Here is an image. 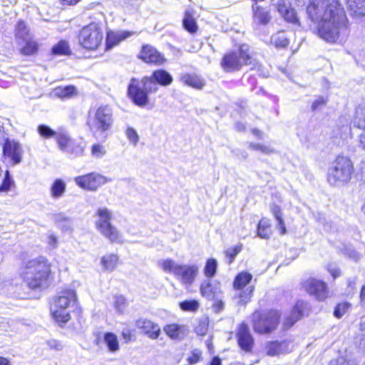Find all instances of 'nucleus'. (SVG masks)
Returning a JSON list of instances; mask_svg holds the SVG:
<instances>
[{"mask_svg":"<svg viewBox=\"0 0 365 365\" xmlns=\"http://www.w3.org/2000/svg\"><path fill=\"white\" fill-rule=\"evenodd\" d=\"M309 18L317 24L319 37L329 43H343L349 35L348 20L338 1L310 0L307 7Z\"/></svg>","mask_w":365,"mask_h":365,"instance_id":"1","label":"nucleus"},{"mask_svg":"<svg viewBox=\"0 0 365 365\" xmlns=\"http://www.w3.org/2000/svg\"><path fill=\"white\" fill-rule=\"evenodd\" d=\"M172 75L164 69H157L140 81L132 78L128 86V95L133 102L140 107L149 103L148 94L155 93L159 86L168 87L172 84Z\"/></svg>","mask_w":365,"mask_h":365,"instance_id":"2","label":"nucleus"},{"mask_svg":"<svg viewBox=\"0 0 365 365\" xmlns=\"http://www.w3.org/2000/svg\"><path fill=\"white\" fill-rule=\"evenodd\" d=\"M51 265L44 257L29 260L21 271V277L31 289H44L48 285Z\"/></svg>","mask_w":365,"mask_h":365,"instance_id":"3","label":"nucleus"},{"mask_svg":"<svg viewBox=\"0 0 365 365\" xmlns=\"http://www.w3.org/2000/svg\"><path fill=\"white\" fill-rule=\"evenodd\" d=\"M353 173L351 160L346 156L339 155L328 168L327 182L332 187H343L349 182Z\"/></svg>","mask_w":365,"mask_h":365,"instance_id":"4","label":"nucleus"},{"mask_svg":"<svg viewBox=\"0 0 365 365\" xmlns=\"http://www.w3.org/2000/svg\"><path fill=\"white\" fill-rule=\"evenodd\" d=\"M76 303L77 295L75 290L71 288L63 289L58 293L53 304L51 306V312L53 317L57 322H67L71 317L66 309L74 307Z\"/></svg>","mask_w":365,"mask_h":365,"instance_id":"5","label":"nucleus"},{"mask_svg":"<svg viewBox=\"0 0 365 365\" xmlns=\"http://www.w3.org/2000/svg\"><path fill=\"white\" fill-rule=\"evenodd\" d=\"M221 64L227 72L239 71L245 65H252L253 67L256 65L255 59L250 56V47L246 44L240 46L237 51L225 55Z\"/></svg>","mask_w":365,"mask_h":365,"instance_id":"6","label":"nucleus"},{"mask_svg":"<svg viewBox=\"0 0 365 365\" xmlns=\"http://www.w3.org/2000/svg\"><path fill=\"white\" fill-rule=\"evenodd\" d=\"M87 124L93 133H105L113 124V113L110 106H101L93 113H90Z\"/></svg>","mask_w":365,"mask_h":365,"instance_id":"7","label":"nucleus"},{"mask_svg":"<svg viewBox=\"0 0 365 365\" xmlns=\"http://www.w3.org/2000/svg\"><path fill=\"white\" fill-rule=\"evenodd\" d=\"M104 38L102 26L96 22L83 26L78 34V43L85 49L95 51L101 45Z\"/></svg>","mask_w":365,"mask_h":365,"instance_id":"8","label":"nucleus"},{"mask_svg":"<svg viewBox=\"0 0 365 365\" xmlns=\"http://www.w3.org/2000/svg\"><path fill=\"white\" fill-rule=\"evenodd\" d=\"M279 314L276 310L255 312L252 316V327L255 332L264 334L272 332L278 326Z\"/></svg>","mask_w":365,"mask_h":365,"instance_id":"9","label":"nucleus"},{"mask_svg":"<svg viewBox=\"0 0 365 365\" xmlns=\"http://www.w3.org/2000/svg\"><path fill=\"white\" fill-rule=\"evenodd\" d=\"M110 180L106 176L98 173H91L74 178V182L78 186L90 191H96L98 187Z\"/></svg>","mask_w":365,"mask_h":365,"instance_id":"10","label":"nucleus"},{"mask_svg":"<svg viewBox=\"0 0 365 365\" xmlns=\"http://www.w3.org/2000/svg\"><path fill=\"white\" fill-rule=\"evenodd\" d=\"M304 287L309 294L319 301H324L329 296L327 284L322 281L311 278L304 282Z\"/></svg>","mask_w":365,"mask_h":365,"instance_id":"11","label":"nucleus"},{"mask_svg":"<svg viewBox=\"0 0 365 365\" xmlns=\"http://www.w3.org/2000/svg\"><path fill=\"white\" fill-rule=\"evenodd\" d=\"M3 153L6 158H9L12 165L19 164L22 160V148L21 145L14 140H6Z\"/></svg>","mask_w":365,"mask_h":365,"instance_id":"12","label":"nucleus"},{"mask_svg":"<svg viewBox=\"0 0 365 365\" xmlns=\"http://www.w3.org/2000/svg\"><path fill=\"white\" fill-rule=\"evenodd\" d=\"M175 277L185 286H190L194 282L199 268L196 264H180L176 270Z\"/></svg>","mask_w":365,"mask_h":365,"instance_id":"13","label":"nucleus"},{"mask_svg":"<svg viewBox=\"0 0 365 365\" xmlns=\"http://www.w3.org/2000/svg\"><path fill=\"white\" fill-rule=\"evenodd\" d=\"M273 6L286 21L293 24H299L297 12L289 2H286L284 0H277L274 1Z\"/></svg>","mask_w":365,"mask_h":365,"instance_id":"14","label":"nucleus"},{"mask_svg":"<svg viewBox=\"0 0 365 365\" xmlns=\"http://www.w3.org/2000/svg\"><path fill=\"white\" fill-rule=\"evenodd\" d=\"M237 339L240 347L245 351L250 352L254 346V338L250 328L245 323H242L237 332Z\"/></svg>","mask_w":365,"mask_h":365,"instance_id":"15","label":"nucleus"},{"mask_svg":"<svg viewBox=\"0 0 365 365\" xmlns=\"http://www.w3.org/2000/svg\"><path fill=\"white\" fill-rule=\"evenodd\" d=\"M135 327L141 330V332L147 335L151 339H156L160 334L159 325L145 318H140L135 321Z\"/></svg>","mask_w":365,"mask_h":365,"instance_id":"16","label":"nucleus"},{"mask_svg":"<svg viewBox=\"0 0 365 365\" xmlns=\"http://www.w3.org/2000/svg\"><path fill=\"white\" fill-rule=\"evenodd\" d=\"M139 58L148 63L161 65L165 61L164 56L150 45L143 46Z\"/></svg>","mask_w":365,"mask_h":365,"instance_id":"17","label":"nucleus"},{"mask_svg":"<svg viewBox=\"0 0 365 365\" xmlns=\"http://www.w3.org/2000/svg\"><path fill=\"white\" fill-rule=\"evenodd\" d=\"M135 34L133 31H110L107 32L106 36V49H110L113 46L118 45L122 41Z\"/></svg>","mask_w":365,"mask_h":365,"instance_id":"18","label":"nucleus"},{"mask_svg":"<svg viewBox=\"0 0 365 365\" xmlns=\"http://www.w3.org/2000/svg\"><path fill=\"white\" fill-rule=\"evenodd\" d=\"M306 305V303L303 301H298L296 303L289 316L286 318L284 322V327L285 329L290 328L297 321L301 319L303 316Z\"/></svg>","mask_w":365,"mask_h":365,"instance_id":"19","label":"nucleus"},{"mask_svg":"<svg viewBox=\"0 0 365 365\" xmlns=\"http://www.w3.org/2000/svg\"><path fill=\"white\" fill-rule=\"evenodd\" d=\"M290 343L288 341H274L267 342L265 346L267 355L274 356L281 354H284L289 351Z\"/></svg>","mask_w":365,"mask_h":365,"instance_id":"20","label":"nucleus"},{"mask_svg":"<svg viewBox=\"0 0 365 365\" xmlns=\"http://www.w3.org/2000/svg\"><path fill=\"white\" fill-rule=\"evenodd\" d=\"M96 219L95 221V225L97 230L98 231L111 224L113 215L111 211L108 208L100 207L96 211Z\"/></svg>","mask_w":365,"mask_h":365,"instance_id":"21","label":"nucleus"},{"mask_svg":"<svg viewBox=\"0 0 365 365\" xmlns=\"http://www.w3.org/2000/svg\"><path fill=\"white\" fill-rule=\"evenodd\" d=\"M165 334L173 340H182L187 334V330L183 325L176 324H168L163 328Z\"/></svg>","mask_w":365,"mask_h":365,"instance_id":"22","label":"nucleus"},{"mask_svg":"<svg viewBox=\"0 0 365 365\" xmlns=\"http://www.w3.org/2000/svg\"><path fill=\"white\" fill-rule=\"evenodd\" d=\"M98 232L111 243H123V236L116 227L108 225Z\"/></svg>","mask_w":365,"mask_h":365,"instance_id":"23","label":"nucleus"},{"mask_svg":"<svg viewBox=\"0 0 365 365\" xmlns=\"http://www.w3.org/2000/svg\"><path fill=\"white\" fill-rule=\"evenodd\" d=\"M253 24L256 25H266L271 19L269 12L259 6H252Z\"/></svg>","mask_w":365,"mask_h":365,"instance_id":"24","label":"nucleus"},{"mask_svg":"<svg viewBox=\"0 0 365 365\" xmlns=\"http://www.w3.org/2000/svg\"><path fill=\"white\" fill-rule=\"evenodd\" d=\"M200 292L202 295L207 299H214L218 297L220 291L217 284H212L210 280H207L202 283Z\"/></svg>","mask_w":365,"mask_h":365,"instance_id":"25","label":"nucleus"},{"mask_svg":"<svg viewBox=\"0 0 365 365\" xmlns=\"http://www.w3.org/2000/svg\"><path fill=\"white\" fill-rule=\"evenodd\" d=\"M254 291V286L250 285L245 289H235L233 298L236 303L240 305H245L250 302Z\"/></svg>","mask_w":365,"mask_h":365,"instance_id":"26","label":"nucleus"},{"mask_svg":"<svg viewBox=\"0 0 365 365\" xmlns=\"http://www.w3.org/2000/svg\"><path fill=\"white\" fill-rule=\"evenodd\" d=\"M180 80L184 85L196 89H201L205 86L204 80L196 74H182Z\"/></svg>","mask_w":365,"mask_h":365,"instance_id":"27","label":"nucleus"},{"mask_svg":"<svg viewBox=\"0 0 365 365\" xmlns=\"http://www.w3.org/2000/svg\"><path fill=\"white\" fill-rule=\"evenodd\" d=\"M55 138L61 150L66 153L68 150L70 149L69 146L71 145L73 139L64 129H58L57 135Z\"/></svg>","mask_w":365,"mask_h":365,"instance_id":"28","label":"nucleus"},{"mask_svg":"<svg viewBox=\"0 0 365 365\" xmlns=\"http://www.w3.org/2000/svg\"><path fill=\"white\" fill-rule=\"evenodd\" d=\"M194 14H195L192 10H186L182 20V25L184 29L190 34L195 33L198 28L196 20L194 17Z\"/></svg>","mask_w":365,"mask_h":365,"instance_id":"29","label":"nucleus"},{"mask_svg":"<svg viewBox=\"0 0 365 365\" xmlns=\"http://www.w3.org/2000/svg\"><path fill=\"white\" fill-rule=\"evenodd\" d=\"M103 342L106 345L108 350L111 353H115L120 350L118 336L113 332L104 333Z\"/></svg>","mask_w":365,"mask_h":365,"instance_id":"30","label":"nucleus"},{"mask_svg":"<svg viewBox=\"0 0 365 365\" xmlns=\"http://www.w3.org/2000/svg\"><path fill=\"white\" fill-rule=\"evenodd\" d=\"M76 94V88L73 86L57 87L53 90L51 95L61 99L69 98Z\"/></svg>","mask_w":365,"mask_h":365,"instance_id":"31","label":"nucleus"},{"mask_svg":"<svg viewBox=\"0 0 365 365\" xmlns=\"http://www.w3.org/2000/svg\"><path fill=\"white\" fill-rule=\"evenodd\" d=\"M252 279V275L247 272H242L239 273L235 278L233 282L234 289H245Z\"/></svg>","mask_w":365,"mask_h":365,"instance_id":"32","label":"nucleus"},{"mask_svg":"<svg viewBox=\"0 0 365 365\" xmlns=\"http://www.w3.org/2000/svg\"><path fill=\"white\" fill-rule=\"evenodd\" d=\"M66 184L63 180H55L50 188L51 196L54 199L62 197L66 192Z\"/></svg>","mask_w":365,"mask_h":365,"instance_id":"33","label":"nucleus"},{"mask_svg":"<svg viewBox=\"0 0 365 365\" xmlns=\"http://www.w3.org/2000/svg\"><path fill=\"white\" fill-rule=\"evenodd\" d=\"M118 256L115 254H108L101 258V264L103 269L108 272H113L118 263Z\"/></svg>","mask_w":365,"mask_h":365,"instance_id":"34","label":"nucleus"},{"mask_svg":"<svg viewBox=\"0 0 365 365\" xmlns=\"http://www.w3.org/2000/svg\"><path fill=\"white\" fill-rule=\"evenodd\" d=\"M271 212L277 221V228L279 230L281 235H284L287 232V230L285 223L282 218V212L281 208L278 205H273L271 207Z\"/></svg>","mask_w":365,"mask_h":365,"instance_id":"35","label":"nucleus"},{"mask_svg":"<svg viewBox=\"0 0 365 365\" xmlns=\"http://www.w3.org/2000/svg\"><path fill=\"white\" fill-rule=\"evenodd\" d=\"M351 11L359 16L365 15V0H346Z\"/></svg>","mask_w":365,"mask_h":365,"instance_id":"36","label":"nucleus"},{"mask_svg":"<svg viewBox=\"0 0 365 365\" xmlns=\"http://www.w3.org/2000/svg\"><path fill=\"white\" fill-rule=\"evenodd\" d=\"M159 266L163 269L164 272L172 273L175 276L177 274V269L180 267V264H177L171 259H163L158 262Z\"/></svg>","mask_w":365,"mask_h":365,"instance_id":"37","label":"nucleus"},{"mask_svg":"<svg viewBox=\"0 0 365 365\" xmlns=\"http://www.w3.org/2000/svg\"><path fill=\"white\" fill-rule=\"evenodd\" d=\"M353 126L365 128V106H359L356 110V115L352 122Z\"/></svg>","mask_w":365,"mask_h":365,"instance_id":"38","label":"nucleus"},{"mask_svg":"<svg viewBox=\"0 0 365 365\" xmlns=\"http://www.w3.org/2000/svg\"><path fill=\"white\" fill-rule=\"evenodd\" d=\"M271 234L272 230L269 222L266 220H261L257 226V236L263 239H268Z\"/></svg>","mask_w":365,"mask_h":365,"instance_id":"39","label":"nucleus"},{"mask_svg":"<svg viewBox=\"0 0 365 365\" xmlns=\"http://www.w3.org/2000/svg\"><path fill=\"white\" fill-rule=\"evenodd\" d=\"M271 42L277 48H284L289 44V39L284 31H279L272 36Z\"/></svg>","mask_w":365,"mask_h":365,"instance_id":"40","label":"nucleus"},{"mask_svg":"<svg viewBox=\"0 0 365 365\" xmlns=\"http://www.w3.org/2000/svg\"><path fill=\"white\" fill-rule=\"evenodd\" d=\"M23 41H25L26 43L21 49L22 54L30 56L34 54L38 51V45L35 41L31 40L29 38Z\"/></svg>","mask_w":365,"mask_h":365,"instance_id":"41","label":"nucleus"},{"mask_svg":"<svg viewBox=\"0 0 365 365\" xmlns=\"http://www.w3.org/2000/svg\"><path fill=\"white\" fill-rule=\"evenodd\" d=\"M16 36L22 40L29 38V29L24 21H18L16 26Z\"/></svg>","mask_w":365,"mask_h":365,"instance_id":"42","label":"nucleus"},{"mask_svg":"<svg viewBox=\"0 0 365 365\" xmlns=\"http://www.w3.org/2000/svg\"><path fill=\"white\" fill-rule=\"evenodd\" d=\"M217 262L215 259L210 258L207 260L204 268V274L207 277H212L217 271Z\"/></svg>","mask_w":365,"mask_h":365,"instance_id":"43","label":"nucleus"},{"mask_svg":"<svg viewBox=\"0 0 365 365\" xmlns=\"http://www.w3.org/2000/svg\"><path fill=\"white\" fill-rule=\"evenodd\" d=\"M37 130L39 135L44 138H56L58 133V130H53L46 125H39Z\"/></svg>","mask_w":365,"mask_h":365,"instance_id":"44","label":"nucleus"},{"mask_svg":"<svg viewBox=\"0 0 365 365\" xmlns=\"http://www.w3.org/2000/svg\"><path fill=\"white\" fill-rule=\"evenodd\" d=\"M53 53L56 55H66L69 53V46L67 41H60L52 48Z\"/></svg>","mask_w":365,"mask_h":365,"instance_id":"45","label":"nucleus"},{"mask_svg":"<svg viewBox=\"0 0 365 365\" xmlns=\"http://www.w3.org/2000/svg\"><path fill=\"white\" fill-rule=\"evenodd\" d=\"M249 148L254 150L260 151L261 153L266 155H269L274 153V150L269 145L250 143Z\"/></svg>","mask_w":365,"mask_h":365,"instance_id":"46","label":"nucleus"},{"mask_svg":"<svg viewBox=\"0 0 365 365\" xmlns=\"http://www.w3.org/2000/svg\"><path fill=\"white\" fill-rule=\"evenodd\" d=\"M242 245L240 244L235 247H230L225 251L226 257L229 259L228 263L231 264L235 260V257L242 251Z\"/></svg>","mask_w":365,"mask_h":365,"instance_id":"47","label":"nucleus"},{"mask_svg":"<svg viewBox=\"0 0 365 365\" xmlns=\"http://www.w3.org/2000/svg\"><path fill=\"white\" fill-rule=\"evenodd\" d=\"M14 185V181L10 175L9 171L5 172V176L2 183L0 185V192H8L11 187Z\"/></svg>","mask_w":365,"mask_h":365,"instance_id":"48","label":"nucleus"},{"mask_svg":"<svg viewBox=\"0 0 365 365\" xmlns=\"http://www.w3.org/2000/svg\"><path fill=\"white\" fill-rule=\"evenodd\" d=\"M351 304L348 302L339 304L334 309V314L336 318H341L349 310Z\"/></svg>","mask_w":365,"mask_h":365,"instance_id":"49","label":"nucleus"},{"mask_svg":"<svg viewBox=\"0 0 365 365\" xmlns=\"http://www.w3.org/2000/svg\"><path fill=\"white\" fill-rule=\"evenodd\" d=\"M181 309L184 311H196L199 308V303L196 300H187L180 303Z\"/></svg>","mask_w":365,"mask_h":365,"instance_id":"50","label":"nucleus"},{"mask_svg":"<svg viewBox=\"0 0 365 365\" xmlns=\"http://www.w3.org/2000/svg\"><path fill=\"white\" fill-rule=\"evenodd\" d=\"M69 147L70 149L66 153L76 156L82 155L84 151V147L74 140H72Z\"/></svg>","mask_w":365,"mask_h":365,"instance_id":"51","label":"nucleus"},{"mask_svg":"<svg viewBox=\"0 0 365 365\" xmlns=\"http://www.w3.org/2000/svg\"><path fill=\"white\" fill-rule=\"evenodd\" d=\"M106 150L103 145L93 144L91 147V155L93 157L96 158H101L105 155Z\"/></svg>","mask_w":365,"mask_h":365,"instance_id":"52","label":"nucleus"},{"mask_svg":"<svg viewBox=\"0 0 365 365\" xmlns=\"http://www.w3.org/2000/svg\"><path fill=\"white\" fill-rule=\"evenodd\" d=\"M125 135L129 142L133 145H136L138 144L139 141V135L134 128L128 127L125 130Z\"/></svg>","mask_w":365,"mask_h":365,"instance_id":"53","label":"nucleus"},{"mask_svg":"<svg viewBox=\"0 0 365 365\" xmlns=\"http://www.w3.org/2000/svg\"><path fill=\"white\" fill-rule=\"evenodd\" d=\"M114 306L118 312L123 313L127 306L125 297L121 295L116 296L114 302Z\"/></svg>","mask_w":365,"mask_h":365,"instance_id":"54","label":"nucleus"},{"mask_svg":"<svg viewBox=\"0 0 365 365\" xmlns=\"http://www.w3.org/2000/svg\"><path fill=\"white\" fill-rule=\"evenodd\" d=\"M121 336L125 343L134 341L133 331L128 326L123 328L121 331Z\"/></svg>","mask_w":365,"mask_h":365,"instance_id":"55","label":"nucleus"},{"mask_svg":"<svg viewBox=\"0 0 365 365\" xmlns=\"http://www.w3.org/2000/svg\"><path fill=\"white\" fill-rule=\"evenodd\" d=\"M202 352L199 349H194L191 352V355L187 358L190 364H195L198 362L201 358Z\"/></svg>","mask_w":365,"mask_h":365,"instance_id":"56","label":"nucleus"},{"mask_svg":"<svg viewBox=\"0 0 365 365\" xmlns=\"http://www.w3.org/2000/svg\"><path fill=\"white\" fill-rule=\"evenodd\" d=\"M327 102V100L320 96V97H318L313 103H312V110H317L320 106L322 105H324Z\"/></svg>","mask_w":365,"mask_h":365,"instance_id":"57","label":"nucleus"},{"mask_svg":"<svg viewBox=\"0 0 365 365\" xmlns=\"http://www.w3.org/2000/svg\"><path fill=\"white\" fill-rule=\"evenodd\" d=\"M207 325L205 323H200L197 327H196V332L197 334L204 336L207 333Z\"/></svg>","mask_w":365,"mask_h":365,"instance_id":"58","label":"nucleus"},{"mask_svg":"<svg viewBox=\"0 0 365 365\" xmlns=\"http://www.w3.org/2000/svg\"><path fill=\"white\" fill-rule=\"evenodd\" d=\"M328 271L331 274L334 279L336 278L340 275V271L339 269L332 264H329L328 267Z\"/></svg>","mask_w":365,"mask_h":365,"instance_id":"59","label":"nucleus"},{"mask_svg":"<svg viewBox=\"0 0 365 365\" xmlns=\"http://www.w3.org/2000/svg\"><path fill=\"white\" fill-rule=\"evenodd\" d=\"M329 365H349V362L346 361L343 357H339L337 359L331 360Z\"/></svg>","mask_w":365,"mask_h":365,"instance_id":"60","label":"nucleus"},{"mask_svg":"<svg viewBox=\"0 0 365 365\" xmlns=\"http://www.w3.org/2000/svg\"><path fill=\"white\" fill-rule=\"evenodd\" d=\"M48 243L53 247H55L57 244V237L54 235H50L48 237Z\"/></svg>","mask_w":365,"mask_h":365,"instance_id":"61","label":"nucleus"},{"mask_svg":"<svg viewBox=\"0 0 365 365\" xmlns=\"http://www.w3.org/2000/svg\"><path fill=\"white\" fill-rule=\"evenodd\" d=\"M360 302L362 306L365 307V285H364L361 289Z\"/></svg>","mask_w":365,"mask_h":365,"instance_id":"62","label":"nucleus"},{"mask_svg":"<svg viewBox=\"0 0 365 365\" xmlns=\"http://www.w3.org/2000/svg\"><path fill=\"white\" fill-rule=\"evenodd\" d=\"M359 145L365 151V133L359 135Z\"/></svg>","mask_w":365,"mask_h":365,"instance_id":"63","label":"nucleus"},{"mask_svg":"<svg viewBox=\"0 0 365 365\" xmlns=\"http://www.w3.org/2000/svg\"><path fill=\"white\" fill-rule=\"evenodd\" d=\"M210 365H222L221 359L218 356H215Z\"/></svg>","mask_w":365,"mask_h":365,"instance_id":"64","label":"nucleus"}]
</instances>
